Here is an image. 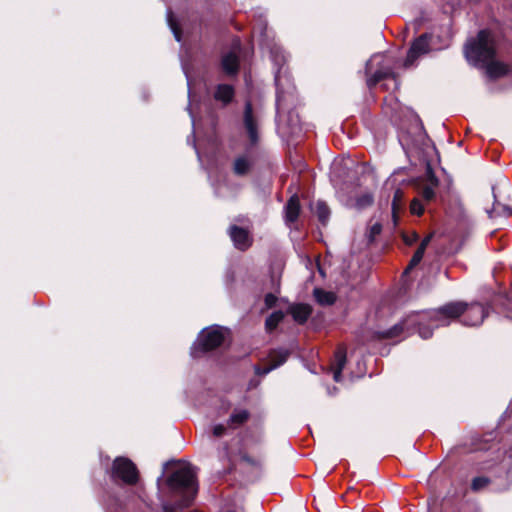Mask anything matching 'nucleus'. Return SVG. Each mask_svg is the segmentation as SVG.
Wrapping results in <instances>:
<instances>
[{"label": "nucleus", "mask_w": 512, "mask_h": 512, "mask_svg": "<svg viewBox=\"0 0 512 512\" xmlns=\"http://www.w3.org/2000/svg\"><path fill=\"white\" fill-rule=\"evenodd\" d=\"M429 50V41L428 36L426 34L421 35L415 41L412 43L408 53L407 57L403 63L405 68L412 67L418 57L421 55L427 53Z\"/></svg>", "instance_id": "nucleus-7"}, {"label": "nucleus", "mask_w": 512, "mask_h": 512, "mask_svg": "<svg viewBox=\"0 0 512 512\" xmlns=\"http://www.w3.org/2000/svg\"><path fill=\"white\" fill-rule=\"evenodd\" d=\"M271 55L276 64L280 65L282 62H285V56L278 49L272 50Z\"/></svg>", "instance_id": "nucleus-34"}, {"label": "nucleus", "mask_w": 512, "mask_h": 512, "mask_svg": "<svg viewBox=\"0 0 512 512\" xmlns=\"http://www.w3.org/2000/svg\"><path fill=\"white\" fill-rule=\"evenodd\" d=\"M410 211L412 214H415L418 216L422 215V213L424 212V206L419 198H414L411 201Z\"/></svg>", "instance_id": "nucleus-31"}, {"label": "nucleus", "mask_w": 512, "mask_h": 512, "mask_svg": "<svg viewBox=\"0 0 512 512\" xmlns=\"http://www.w3.org/2000/svg\"><path fill=\"white\" fill-rule=\"evenodd\" d=\"M487 309L479 303L467 304L465 302H450L438 310L428 313L413 314L404 321L394 325L391 329L381 333L383 338H394L400 336L405 328L416 324H421L424 320H429L433 327L447 326L451 321L463 316L462 323L467 326H477L481 324L487 316Z\"/></svg>", "instance_id": "nucleus-1"}, {"label": "nucleus", "mask_w": 512, "mask_h": 512, "mask_svg": "<svg viewBox=\"0 0 512 512\" xmlns=\"http://www.w3.org/2000/svg\"><path fill=\"white\" fill-rule=\"evenodd\" d=\"M244 126L252 144L258 140L257 122L253 116L252 104L247 101L244 110Z\"/></svg>", "instance_id": "nucleus-11"}, {"label": "nucleus", "mask_w": 512, "mask_h": 512, "mask_svg": "<svg viewBox=\"0 0 512 512\" xmlns=\"http://www.w3.org/2000/svg\"><path fill=\"white\" fill-rule=\"evenodd\" d=\"M403 201H404V193L402 190L397 189L394 193L393 201H392V219H393L395 226L398 223L399 215L402 212L403 207H404Z\"/></svg>", "instance_id": "nucleus-23"}, {"label": "nucleus", "mask_w": 512, "mask_h": 512, "mask_svg": "<svg viewBox=\"0 0 512 512\" xmlns=\"http://www.w3.org/2000/svg\"><path fill=\"white\" fill-rule=\"evenodd\" d=\"M385 57L381 54L373 55L366 63L367 86L374 87L381 80L388 77L396 79L390 66L384 64Z\"/></svg>", "instance_id": "nucleus-5"}, {"label": "nucleus", "mask_w": 512, "mask_h": 512, "mask_svg": "<svg viewBox=\"0 0 512 512\" xmlns=\"http://www.w3.org/2000/svg\"><path fill=\"white\" fill-rule=\"evenodd\" d=\"M313 293L316 301L320 305H332L336 301V295L333 292L316 288Z\"/></svg>", "instance_id": "nucleus-25"}, {"label": "nucleus", "mask_w": 512, "mask_h": 512, "mask_svg": "<svg viewBox=\"0 0 512 512\" xmlns=\"http://www.w3.org/2000/svg\"><path fill=\"white\" fill-rule=\"evenodd\" d=\"M291 314L297 322L304 323L311 314V308L305 304H297L291 307Z\"/></svg>", "instance_id": "nucleus-24"}, {"label": "nucleus", "mask_w": 512, "mask_h": 512, "mask_svg": "<svg viewBox=\"0 0 512 512\" xmlns=\"http://www.w3.org/2000/svg\"><path fill=\"white\" fill-rule=\"evenodd\" d=\"M344 204L349 208L363 210L370 207L374 202L373 194L370 191H352L351 194L343 199Z\"/></svg>", "instance_id": "nucleus-8"}, {"label": "nucleus", "mask_w": 512, "mask_h": 512, "mask_svg": "<svg viewBox=\"0 0 512 512\" xmlns=\"http://www.w3.org/2000/svg\"><path fill=\"white\" fill-rule=\"evenodd\" d=\"M167 484L173 492L183 495L177 507H188L198 490L196 468L189 463L180 464L168 477Z\"/></svg>", "instance_id": "nucleus-3"}, {"label": "nucleus", "mask_w": 512, "mask_h": 512, "mask_svg": "<svg viewBox=\"0 0 512 512\" xmlns=\"http://www.w3.org/2000/svg\"><path fill=\"white\" fill-rule=\"evenodd\" d=\"M381 231H382V226L380 223L376 222V223L372 224L370 226L368 234H367L369 241L372 242L375 239V237L381 233Z\"/></svg>", "instance_id": "nucleus-32"}, {"label": "nucleus", "mask_w": 512, "mask_h": 512, "mask_svg": "<svg viewBox=\"0 0 512 512\" xmlns=\"http://www.w3.org/2000/svg\"><path fill=\"white\" fill-rule=\"evenodd\" d=\"M432 237H433V234L431 233V234L427 235L421 241L418 249L415 251L414 255L412 256V258L410 260V263H409L408 267L405 270V273H407L410 269H412L413 267L417 266L421 262V260H422V258L424 256L426 247L429 245Z\"/></svg>", "instance_id": "nucleus-19"}, {"label": "nucleus", "mask_w": 512, "mask_h": 512, "mask_svg": "<svg viewBox=\"0 0 512 512\" xmlns=\"http://www.w3.org/2000/svg\"><path fill=\"white\" fill-rule=\"evenodd\" d=\"M250 417V413L247 409L237 408L234 409L228 419V427L236 429L245 424Z\"/></svg>", "instance_id": "nucleus-16"}, {"label": "nucleus", "mask_w": 512, "mask_h": 512, "mask_svg": "<svg viewBox=\"0 0 512 512\" xmlns=\"http://www.w3.org/2000/svg\"><path fill=\"white\" fill-rule=\"evenodd\" d=\"M418 238H419L418 234L414 231L403 234V241L407 245L414 244L418 240Z\"/></svg>", "instance_id": "nucleus-33"}, {"label": "nucleus", "mask_w": 512, "mask_h": 512, "mask_svg": "<svg viewBox=\"0 0 512 512\" xmlns=\"http://www.w3.org/2000/svg\"><path fill=\"white\" fill-rule=\"evenodd\" d=\"M488 484L489 479L487 477H476L472 481L471 488L473 491L477 492L487 487Z\"/></svg>", "instance_id": "nucleus-30"}, {"label": "nucleus", "mask_w": 512, "mask_h": 512, "mask_svg": "<svg viewBox=\"0 0 512 512\" xmlns=\"http://www.w3.org/2000/svg\"><path fill=\"white\" fill-rule=\"evenodd\" d=\"M315 213H316L319 221L323 225H325L330 216V210H329L328 206L326 205V203H324L322 201H318L316 203Z\"/></svg>", "instance_id": "nucleus-27"}, {"label": "nucleus", "mask_w": 512, "mask_h": 512, "mask_svg": "<svg viewBox=\"0 0 512 512\" xmlns=\"http://www.w3.org/2000/svg\"><path fill=\"white\" fill-rule=\"evenodd\" d=\"M240 49V43L237 41L233 49L222 56L221 67L223 71L228 75H235L239 69L238 52Z\"/></svg>", "instance_id": "nucleus-10"}, {"label": "nucleus", "mask_w": 512, "mask_h": 512, "mask_svg": "<svg viewBox=\"0 0 512 512\" xmlns=\"http://www.w3.org/2000/svg\"><path fill=\"white\" fill-rule=\"evenodd\" d=\"M228 233L234 246L238 250L245 251L252 245L253 238L250 230L232 225L230 226Z\"/></svg>", "instance_id": "nucleus-9"}, {"label": "nucleus", "mask_w": 512, "mask_h": 512, "mask_svg": "<svg viewBox=\"0 0 512 512\" xmlns=\"http://www.w3.org/2000/svg\"><path fill=\"white\" fill-rule=\"evenodd\" d=\"M163 512H177V508L171 504L164 503L162 505Z\"/></svg>", "instance_id": "nucleus-38"}, {"label": "nucleus", "mask_w": 512, "mask_h": 512, "mask_svg": "<svg viewBox=\"0 0 512 512\" xmlns=\"http://www.w3.org/2000/svg\"><path fill=\"white\" fill-rule=\"evenodd\" d=\"M489 217L493 218L496 216H509L512 214V209L495 201L491 211H488Z\"/></svg>", "instance_id": "nucleus-28"}, {"label": "nucleus", "mask_w": 512, "mask_h": 512, "mask_svg": "<svg viewBox=\"0 0 512 512\" xmlns=\"http://www.w3.org/2000/svg\"><path fill=\"white\" fill-rule=\"evenodd\" d=\"M234 88L229 84H219L216 86L213 97L217 102L222 105H228L234 98Z\"/></svg>", "instance_id": "nucleus-14"}, {"label": "nucleus", "mask_w": 512, "mask_h": 512, "mask_svg": "<svg viewBox=\"0 0 512 512\" xmlns=\"http://www.w3.org/2000/svg\"><path fill=\"white\" fill-rule=\"evenodd\" d=\"M264 301L266 308H271L276 304L277 297L272 293H268L266 294Z\"/></svg>", "instance_id": "nucleus-35"}, {"label": "nucleus", "mask_w": 512, "mask_h": 512, "mask_svg": "<svg viewBox=\"0 0 512 512\" xmlns=\"http://www.w3.org/2000/svg\"><path fill=\"white\" fill-rule=\"evenodd\" d=\"M166 20H167V23H168L171 31L174 34L175 39L178 42H180L181 41V29L175 19L173 11L170 8L167 9Z\"/></svg>", "instance_id": "nucleus-26"}, {"label": "nucleus", "mask_w": 512, "mask_h": 512, "mask_svg": "<svg viewBox=\"0 0 512 512\" xmlns=\"http://www.w3.org/2000/svg\"><path fill=\"white\" fill-rule=\"evenodd\" d=\"M284 314L282 311L273 312L265 322L266 329L268 331H272L277 327V325L282 321Z\"/></svg>", "instance_id": "nucleus-29"}, {"label": "nucleus", "mask_w": 512, "mask_h": 512, "mask_svg": "<svg viewBox=\"0 0 512 512\" xmlns=\"http://www.w3.org/2000/svg\"><path fill=\"white\" fill-rule=\"evenodd\" d=\"M224 340L225 333L222 327L212 326L205 328L199 334L196 343L192 347L191 354L193 357H197L199 350L202 352L213 350L222 345Z\"/></svg>", "instance_id": "nucleus-4"}, {"label": "nucleus", "mask_w": 512, "mask_h": 512, "mask_svg": "<svg viewBox=\"0 0 512 512\" xmlns=\"http://www.w3.org/2000/svg\"><path fill=\"white\" fill-rule=\"evenodd\" d=\"M346 365V350L339 347L335 352L334 362L332 364L333 379L335 382H340L342 379V370Z\"/></svg>", "instance_id": "nucleus-13"}, {"label": "nucleus", "mask_w": 512, "mask_h": 512, "mask_svg": "<svg viewBox=\"0 0 512 512\" xmlns=\"http://www.w3.org/2000/svg\"><path fill=\"white\" fill-rule=\"evenodd\" d=\"M269 358L271 361V364L267 367L261 368V367H255V372L257 375H266L273 369L279 367L283 363L286 362L288 358V351L286 350H274L269 354Z\"/></svg>", "instance_id": "nucleus-12"}, {"label": "nucleus", "mask_w": 512, "mask_h": 512, "mask_svg": "<svg viewBox=\"0 0 512 512\" xmlns=\"http://www.w3.org/2000/svg\"><path fill=\"white\" fill-rule=\"evenodd\" d=\"M226 430V427L223 424L215 425L213 428V435L215 437H221Z\"/></svg>", "instance_id": "nucleus-37"}, {"label": "nucleus", "mask_w": 512, "mask_h": 512, "mask_svg": "<svg viewBox=\"0 0 512 512\" xmlns=\"http://www.w3.org/2000/svg\"><path fill=\"white\" fill-rule=\"evenodd\" d=\"M432 237H433V234L431 233V234L427 235L421 241L418 249L415 251L414 255L412 256V258L410 260V263H409L408 267L405 270V273H407L410 269H412L413 267L417 266L421 262V260H422V258L424 256L426 247L429 245Z\"/></svg>", "instance_id": "nucleus-20"}, {"label": "nucleus", "mask_w": 512, "mask_h": 512, "mask_svg": "<svg viewBox=\"0 0 512 512\" xmlns=\"http://www.w3.org/2000/svg\"><path fill=\"white\" fill-rule=\"evenodd\" d=\"M432 237H433V234L431 233V234L427 235L421 241L418 249L415 251L414 255L412 256V258L410 260V263H409L408 267L405 270V273H407L410 269H412L413 267L417 266L421 262V260H422V258L424 256L426 247L429 245Z\"/></svg>", "instance_id": "nucleus-18"}, {"label": "nucleus", "mask_w": 512, "mask_h": 512, "mask_svg": "<svg viewBox=\"0 0 512 512\" xmlns=\"http://www.w3.org/2000/svg\"><path fill=\"white\" fill-rule=\"evenodd\" d=\"M419 335L423 339H428L432 336V329L427 327H419Z\"/></svg>", "instance_id": "nucleus-36"}, {"label": "nucleus", "mask_w": 512, "mask_h": 512, "mask_svg": "<svg viewBox=\"0 0 512 512\" xmlns=\"http://www.w3.org/2000/svg\"><path fill=\"white\" fill-rule=\"evenodd\" d=\"M438 186V180L430 175L428 181L419 188L420 197L427 203L435 198V190Z\"/></svg>", "instance_id": "nucleus-15"}, {"label": "nucleus", "mask_w": 512, "mask_h": 512, "mask_svg": "<svg viewBox=\"0 0 512 512\" xmlns=\"http://www.w3.org/2000/svg\"><path fill=\"white\" fill-rule=\"evenodd\" d=\"M465 57L474 66L485 67L491 79H497L509 74L512 68L500 61L494 60L496 54L495 40L491 32L481 30L476 38L465 45Z\"/></svg>", "instance_id": "nucleus-2"}, {"label": "nucleus", "mask_w": 512, "mask_h": 512, "mask_svg": "<svg viewBox=\"0 0 512 512\" xmlns=\"http://www.w3.org/2000/svg\"><path fill=\"white\" fill-rule=\"evenodd\" d=\"M112 477L120 479L125 484L134 485L138 481V470L130 459L117 457L113 462Z\"/></svg>", "instance_id": "nucleus-6"}, {"label": "nucleus", "mask_w": 512, "mask_h": 512, "mask_svg": "<svg viewBox=\"0 0 512 512\" xmlns=\"http://www.w3.org/2000/svg\"><path fill=\"white\" fill-rule=\"evenodd\" d=\"M289 77L284 73L282 74V68H279L277 72L275 73V84L277 87V99H276V106L277 111L279 112L283 108V102L285 100L284 91L283 88V80L288 81Z\"/></svg>", "instance_id": "nucleus-21"}, {"label": "nucleus", "mask_w": 512, "mask_h": 512, "mask_svg": "<svg viewBox=\"0 0 512 512\" xmlns=\"http://www.w3.org/2000/svg\"><path fill=\"white\" fill-rule=\"evenodd\" d=\"M252 167V160L248 155L238 156L233 163V172L238 176L246 175Z\"/></svg>", "instance_id": "nucleus-22"}, {"label": "nucleus", "mask_w": 512, "mask_h": 512, "mask_svg": "<svg viewBox=\"0 0 512 512\" xmlns=\"http://www.w3.org/2000/svg\"><path fill=\"white\" fill-rule=\"evenodd\" d=\"M182 68H183V71H184V73H185V75L187 77V80L189 81V79H188V69H187V67H186V65L184 63L182 64Z\"/></svg>", "instance_id": "nucleus-39"}, {"label": "nucleus", "mask_w": 512, "mask_h": 512, "mask_svg": "<svg viewBox=\"0 0 512 512\" xmlns=\"http://www.w3.org/2000/svg\"><path fill=\"white\" fill-rule=\"evenodd\" d=\"M300 212L299 198L294 195L292 196L285 206V219L289 223H293L297 220Z\"/></svg>", "instance_id": "nucleus-17"}]
</instances>
